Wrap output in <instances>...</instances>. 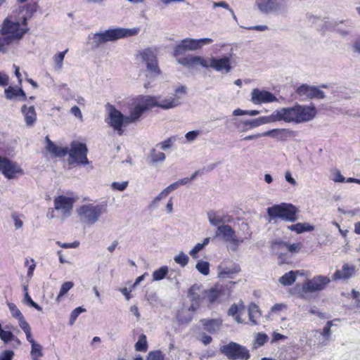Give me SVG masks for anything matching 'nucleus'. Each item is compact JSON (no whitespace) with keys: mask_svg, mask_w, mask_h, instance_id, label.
Returning <instances> with one entry per match:
<instances>
[{"mask_svg":"<svg viewBox=\"0 0 360 360\" xmlns=\"http://www.w3.org/2000/svg\"><path fill=\"white\" fill-rule=\"evenodd\" d=\"M188 295L191 300L193 302H195L198 305L200 302L205 298V292L202 293V291L201 290V288L198 285H193L190 288L188 292ZM190 309L192 310H195L196 309V307H195L194 303H192Z\"/></svg>","mask_w":360,"mask_h":360,"instance_id":"393cba45","label":"nucleus"},{"mask_svg":"<svg viewBox=\"0 0 360 360\" xmlns=\"http://www.w3.org/2000/svg\"><path fill=\"white\" fill-rule=\"evenodd\" d=\"M25 302L31 306L32 307L36 309L37 311H41L42 308L36 302H34L31 297L29 295L28 292L25 293Z\"/></svg>","mask_w":360,"mask_h":360,"instance_id":"6e6d98bb","label":"nucleus"},{"mask_svg":"<svg viewBox=\"0 0 360 360\" xmlns=\"http://www.w3.org/2000/svg\"><path fill=\"white\" fill-rule=\"evenodd\" d=\"M68 49H65L64 51L57 53L53 57V60L54 63V69L56 70L60 71L62 70L63 66V60L65 54L68 53Z\"/></svg>","mask_w":360,"mask_h":360,"instance_id":"c9c22d12","label":"nucleus"},{"mask_svg":"<svg viewBox=\"0 0 360 360\" xmlns=\"http://www.w3.org/2000/svg\"><path fill=\"white\" fill-rule=\"evenodd\" d=\"M187 94L186 87L180 86L175 89L174 96L165 98L166 104L162 105L165 110L176 108L181 104L182 96Z\"/></svg>","mask_w":360,"mask_h":360,"instance_id":"f3484780","label":"nucleus"},{"mask_svg":"<svg viewBox=\"0 0 360 360\" xmlns=\"http://www.w3.org/2000/svg\"><path fill=\"white\" fill-rule=\"evenodd\" d=\"M215 237H220L226 242L237 241L235 231L229 225L222 224L217 228Z\"/></svg>","mask_w":360,"mask_h":360,"instance_id":"4be33fe9","label":"nucleus"},{"mask_svg":"<svg viewBox=\"0 0 360 360\" xmlns=\"http://www.w3.org/2000/svg\"><path fill=\"white\" fill-rule=\"evenodd\" d=\"M75 200L64 195L58 196L54 199V208L60 211L63 216L67 217L71 215Z\"/></svg>","mask_w":360,"mask_h":360,"instance_id":"ddd939ff","label":"nucleus"},{"mask_svg":"<svg viewBox=\"0 0 360 360\" xmlns=\"http://www.w3.org/2000/svg\"><path fill=\"white\" fill-rule=\"evenodd\" d=\"M200 322L203 326L204 330H207L210 333H215L218 332L222 324V320L221 319H204L200 320Z\"/></svg>","mask_w":360,"mask_h":360,"instance_id":"a878e982","label":"nucleus"},{"mask_svg":"<svg viewBox=\"0 0 360 360\" xmlns=\"http://www.w3.org/2000/svg\"><path fill=\"white\" fill-rule=\"evenodd\" d=\"M212 6H213V8L221 7V8L228 10L229 11L231 8L229 6V5L224 1H219V2H214L212 4Z\"/></svg>","mask_w":360,"mask_h":360,"instance_id":"338daca9","label":"nucleus"},{"mask_svg":"<svg viewBox=\"0 0 360 360\" xmlns=\"http://www.w3.org/2000/svg\"><path fill=\"white\" fill-rule=\"evenodd\" d=\"M296 274H299L298 271H290L279 278V282L283 285H291L296 280Z\"/></svg>","mask_w":360,"mask_h":360,"instance_id":"f704fd0d","label":"nucleus"},{"mask_svg":"<svg viewBox=\"0 0 360 360\" xmlns=\"http://www.w3.org/2000/svg\"><path fill=\"white\" fill-rule=\"evenodd\" d=\"M128 181H122V182H117V181H115V182H112V184H111V188L113 189V190H117V191H123L126 189V188L128 186Z\"/></svg>","mask_w":360,"mask_h":360,"instance_id":"4d7b16f0","label":"nucleus"},{"mask_svg":"<svg viewBox=\"0 0 360 360\" xmlns=\"http://www.w3.org/2000/svg\"><path fill=\"white\" fill-rule=\"evenodd\" d=\"M331 179L338 183H343L345 181V177L342 175L340 170L334 169L331 171Z\"/></svg>","mask_w":360,"mask_h":360,"instance_id":"603ef678","label":"nucleus"},{"mask_svg":"<svg viewBox=\"0 0 360 360\" xmlns=\"http://www.w3.org/2000/svg\"><path fill=\"white\" fill-rule=\"evenodd\" d=\"M46 150L51 153L54 157H64L68 153V148H62L56 146L52 142L48 136L46 137Z\"/></svg>","mask_w":360,"mask_h":360,"instance_id":"bb28decb","label":"nucleus"},{"mask_svg":"<svg viewBox=\"0 0 360 360\" xmlns=\"http://www.w3.org/2000/svg\"><path fill=\"white\" fill-rule=\"evenodd\" d=\"M288 229L290 231H295L297 233H302L314 230V226L309 223H297L288 226Z\"/></svg>","mask_w":360,"mask_h":360,"instance_id":"72a5a7b5","label":"nucleus"},{"mask_svg":"<svg viewBox=\"0 0 360 360\" xmlns=\"http://www.w3.org/2000/svg\"><path fill=\"white\" fill-rule=\"evenodd\" d=\"M174 260L181 266L184 267L187 265L189 261V257L184 252H180L179 255L174 257Z\"/></svg>","mask_w":360,"mask_h":360,"instance_id":"49530a36","label":"nucleus"},{"mask_svg":"<svg viewBox=\"0 0 360 360\" xmlns=\"http://www.w3.org/2000/svg\"><path fill=\"white\" fill-rule=\"evenodd\" d=\"M255 5L264 14L283 15L287 13L288 9L286 0H256Z\"/></svg>","mask_w":360,"mask_h":360,"instance_id":"423d86ee","label":"nucleus"},{"mask_svg":"<svg viewBox=\"0 0 360 360\" xmlns=\"http://www.w3.org/2000/svg\"><path fill=\"white\" fill-rule=\"evenodd\" d=\"M354 266L345 264L342 266L341 270H338L335 272L333 275L334 279L349 278L354 274Z\"/></svg>","mask_w":360,"mask_h":360,"instance_id":"c85d7f7f","label":"nucleus"},{"mask_svg":"<svg viewBox=\"0 0 360 360\" xmlns=\"http://www.w3.org/2000/svg\"><path fill=\"white\" fill-rule=\"evenodd\" d=\"M141 57L146 63L148 74L147 77H154L160 73L157 61V56L155 51L152 49H147L141 53Z\"/></svg>","mask_w":360,"mask_h":360,"instance_id":"6e6552de","label":"nucleus"},{"mask_svg":"<svg viewBox=\"0 0 360 360\" xmlns=\"http://www.w3.org/2000/svg\"><path fill=\"white\" fill-rule=\"evenodd\" d=\"M79 221L86 225L94 224L102 214V207L98 205L85 204L76 210Z\"/></svg>","mask_w":360,"mask_h":360,"instance_id":"39448f33","label":"nucleus"},{"mask_svg":"<svg viewBox=\"0 0 360 360\" xmlns=\"http://www.w3.org/2000/svg\"><path fill=\"white\" fill-rule=\"evenodd\" d=\"M280 121L302 123L311 120L316 115V109L314 106L301 105L296 104L294 106L283 108L278 110Z\"/></svg>","mask_w":360,"mask_h":360,"instance_id":"f03ea898","label":"nucleus"},{"mask_svg":"<svg viewBox=\"0 0 360 360\" xmlns=\"http://www.w3.org/2000/svg\"><path fill=\"white\" fill-rule=\"evenodd\" d=\"M20 111L24 116L26 125L29 127L34 126L37 122V112L34 106H28L27 104H24L22 105Z\"/></svg>","mask_w":360,"mask_h":360,"instance_id":"5701e85b","label":"nucleus"},{"mask_svg":"<svg viewBox=\"0 0 360 360\" xmlns=\"http://www.w3.org/2000/svg\"><path fill=\"white\" fill-rule=\"evenodd\" d=\"M330 283V278L327 276L319 275L311 279H307L302 284L304 292H315L322 291Z\"/></svg>","mask_w":360,"mask_h":360,"instance_id":"9d476101","label":"nucleus"},{"mask_svg":"<svg viewBox=\"0 0 360 360\" xmlns=\"http://www.w3.org/2000/svg\"><path fill=\"white\" fill-rule=\"evenodd\" d=\"M180 186L179 181L171 184L167 188H165V191L169 194L172 191L177 189Z\"/></svg>","mask_w":360,"mask_h":360,"instance_id":"774afa93","label":"nucleus"},{"mask_svg":"<svg viewBox=\"0 0 360 360\" xmlns=\"http://www.w3.org/2000/svg\"><path fill=\"white\" fill-rule=\"evenodd\" d=\"M11 218L14 223L15 229H20L23 226V221L20 219V216L15 212H12Z\"/></svg>","mask_w":360,"mask_h":360,"instance_id":"864d4df0","label":"nucleus"},{"mask_svg":"<svg viewBox=\"0 0 360 360\" xmlns=\"http://www.w3.org/2000/svg\"><path fill=\"white\" fill-rule=\"evenodd\" d=\"M144 111H146V108H143L140 103L136 105L131 111L130 115L129 116H126L125 124H129L136 122L141 117Z\"/></svg>","mask_w":360,"mask_h":360,"instance_id":"2f4dec72","label":"nucleus"},{"mask_svg":"<svg viewBox=\"0 0 360 360\" xmlns=\"http://www.w3.org/2000/svg\"><path fill=\"white\" fill-rule=\"evenodd\" d=\"M204 248L203 245L197 243L189 252L190 255L193 258H197V254Z\"/></svg>","mask_w":360,"mask_h":360,"instance_id":"052dcab7","label":"nucleus"},{"mask_svg":"<svg viewBox=\"0 0 360 360\" xmlns=\"http://www.w3.org/2000/svg\"><path fill=\"white\" fill-rule=\"evenodd\" d=\"M4 93L6 98L8 100H12L15 98L21 101H25L27 100V96L21 88L17 89L13 86H8L5 89Z\"/></svg>","mask_w":360,"mask_h":360,"instance_id":"cd10ccee","label":"nucleus"},{"mask_svg":"<svg viewBox=\"0 0 360 360\" xmlns=\"http://www.w3.org/2000/svg\"><path fill=\"white\" fill-rule=\"evenodd\" d=\"M139 103L146 108V110L150 108L159 107L162 109V105L166 104L165 99L160 101V97L150 96H143L140 98Z\"/></svg>","mask_w":360,"mask_h":360,"instance_id":"b1692460","label":"nucleus"},{"mask_svg":"<svg viewBox=\"0 0 360 360\" xmlns=\"http://www.w3.org/2000/svg\"><path fill=\"white\" fill-rule=\"evenodd\" d=\"M8 306L11 313V315L13 318L16 319L17 320H19L21 318L24 317L20 309L16 307L15 304L8 303Z\"/></svg>","mask_w":360,"mask_h":360,"instance_id":"de8ad7c7","label":"nucleus"},{"mask_svg":"<svg viewBox=\"0 0 360 360\" xmlns=\"http://www.w3.org/2000/svg\"><path fill=\"white\" fill-rule=\"evenodd\" d=\"M244 309L243 304L238 305L236 304H232L228 310V315L235 317V320L239 323H243V321L240 316L238 314L241 310Z\"/></svg>","mask_w":360,"mask_h":360,"instance_id":"e433bc0d","label":"nucleus"},{"mask_svg":"<svg viewBox=\"0 0 360 360\" xmlns=\"http://www.w3.org/2000/svg\"><path fill=\"white\" fill-rule=\"evenodd\" d=\"M248 314L250 321L254 324H256L257 319L261 316V313L258 306L255 303L250 304L248 307Z\"/></svg>","mask_w":360,"mask_h":360,"instance_id":"4c0bfd02","label":"nucleus"},{"mask_svg":"<svg viewBox=\"0 0 360 360\" xmlns=\"http://www.w3.org/2000/svg\"><path fill=\"white\" fill-rule=\"evenodd\" d=\"M279 116H280L279 112H278V110H277L269 116L259 117V120L260 125L280 121Z\"/></svg>","mask_w":360,"mask_h":360,"instance_id":"58836bf2","label":"nucleus"},{"mask_svg":"<svg viewBox=\"0 0 360 360\" xmlns=\"http://www.w3.org/2000/svg\"><path fill=\"white\" fill-rule=\"evenodd\" d=\"M135 350L137 352H145L148 349V342L146 340V336L144 334H141L138 341L136 342L134 345Z\"/></svg>","mask_w":360,"mask_h":360,"instance_id":"ea45409f","label":"nucleus"},{"mask_svg":"<svg viewBox=\"0 0 360 360\" xmlns=\"http://www.w3.org/2000/svg\"><path fill=\"white\" fill-rule=\"evenodd\" d=\"M199 134L200 131L198 130L190 131L186 134L185 138L187 141L192 142L196 139Z\"/></svg>","mask_w":360,"mask_h":360,"instance_id":"bf43d9fd","label":"nucleus"},{"mask_svg":"<svg viewBox=\"0 0 360 360\" xmlns=\"http://www.w3.org/2000/svg\"><path fill=\"white\" fill-rule=\"evenodd\" d=\"M220 352L230 360H248L250 357L249 350L245 347L234 342L221 346Z\"/></svg>","mask_w":360,"mask_h":360,"instance_id":"0eeeda50","label":"nucleus"},{"mask_svg":"<svg viewBox=\"0 0 360 360\" xmlns=\"http://www.w3.org/2000/svg\"><path fill=\"white\" fill-rule=\"evenodd\" d=\"M207 215L209 222L212 226H215L217 227L224 224L225 222H231V221L230 217L219 216L214 211L208 212Z\"/></svg>","mask_w":360,"mask_h":360,"instance_id":"c756f323","label":"nucleus"},{"mask_svg":"<svg viewBox=\"0 0 360 360\" xmlns=\"http://www.w3.org/2000/svg\"><path fill=\"white\" fill-rule=\"evenodd\" d=\"M297 91L300 96H305L309 98H325L324 92L315 86L302 85L297 89Z\"/></svg>","mask_w":360,"mask_h":360,"instance_id":"aec40b11","label":"nucleus"},{"mask_svg":"<svg viewBox=\"0 0 360 360\" xmlns=\"http://www.w3.org/2000/svg\"><path fill=\"white\" fill-rule=\"evenodd\" d=\"M169 269L167 266H162L158 269L155 270L153 273V280L155 281H159L162 280L168 274Z\"/></svg>","mask_w":360,"mask_h":360,"instance_id":"a19ab883","label":"nucleus"},{"mask_svg":"<svg viewBox=\"0 0 360 360\" xmlns=\"http://www.w3.org/2000/svg\"><path fill=\"white\" fill-rule=\"evenodd\" d=\"M74 286V283L72 281H67L62 284L58 295L56 297V301L60 302V298L64 296L71 288Z\"/></svg>","mask_w":360,"mask_h":360,"instance_id":"37998d69","label":"nucleus"},{"mask_svg":"<svg viewBox=\"0 0 360 360\" xmlns=\"http://www.w3.org/2000/svg\"><path fill=\"white\" fill-rule=\"evenodd\" d=\"M293 131H290V129H274L265 131L264 133L259 134V138H260L262 136H274V134H290Z\"/></svg>","mask_w":360,"mask_h":360,"instance_id":"c03bdc74","label":"nucleus"},{"mask_svg":"<svg viewBox=\"0 0 360 360\" xmlns=\"http://www.w3.org/2000/svg\"><path fill=\"white\" fill-rule=\"evenodd\" d=\"M138 28L128 29L117 27L96 32L93 34L91 37V39L92 40V46L94 48H98L108 42L115 41L127 37L134 36L138 33Z\"/></svg>","mask_w":360,"mask_h":360,"instance_id":"7ed1b4c3","label":"nucleus"},{"mask_svg":"<svg viewBox=\"0 0 360 360\" xmlns=\"http://www.w3.org/2000/svg\"><path fill=\"white\" fill-rule=\"evenodd\" d=\"M18 321L19 326L25 333L26 331L31 330V328H30L29 323L25 321L24 317L18 320Z\"/></svg>","mask_w":360,"mask_h":360,"instance_id":"e2e57ef3","label":"nucleus"},{"mask_svg":"<svg viewBox=\"0 0 360 360\" xmlns=\"http://www.w3.org/2000/svg\"><path fill=\"white\" fill-rule=\"evenodd\" d=\"M297 210L292 204L281 203L267 208L268 216L274 219L280 218L287 221L293 222L297 219Z\"/></svg>","mask_w":360,"mask_h":360,"instance_id":"20e7f679","label":"nucleus"},{"mask_svg":"<svg viewBox=\"0 0 360 360\" xmlns=\"http://www.w3.org/2000/svg\"><path fill=\"white\" fill-rule=\"evenodd\" d=\"M0 338L5 343H8L11 340H15L16 338L15 335L11 332L8 330H1L0 331Z\"/></svg>","mask_w":360,"mask_h":360,"instance_id":"3c124183","label":"nucleus"},{"mask_svg":"<svg viewBox=\"0 0 360 360\" xmlns=\"http://www.w3.org/2000/svg\"><path fill=\"white\" fill-rule=\"evenodd\" d=\"M209 67L218 72L229 73L231 70V58L229 56H224L221 58L211 57L210 63L207 62V68Z\"/></svg>","mask_w":360,"mask_h":360,"instance_id":"4468645a","label":"nucleus"},{"mask_svg":"<svg viewBox=\"0 0 360 360\" xmlns=\"http://www.w3.org/2000/svg\"><path fill=\"white\" fill-rule=\"evenodd\" d=\"M126 116L115 108L113 106H110L109 111V122L108 124L113 129L117 131V134L121 136L123 134L122 126L127 125L125 124Z\"/></svg>","mask_w":360,"mask_h":360,"instance_id":"f8f14e48","label":"nucleus"},{"mask_svg":"<svg viewBox=\"0 0 360 360\" xmlns=\"http://www.w3.org/2000/svg\"><path fill=\"white\" fill-rule=\"evenodd\" d=\"M87 152L88 149L85 144L77 141L72 142L71 148L70 150L68 149V154L71 159L70 163L77 162L81 165L89 164V160L86 157Z\"/></svg>","mask_w":360,"mask_h":360,"instance_id":"1a4fd4ad","label":"nucleus"},{"mask_svg":"<svg viewBox=\"0 0 360 360\" xmlns=\"http://www.w3.org/2000/svg\"><path fill=\"white\" fill-rule=\"evenodd\" d=\"M146 360H164V356L159 350L152 351L148 354Z\"/></svg>","mask_w":360,"mask_h":360,"instance_id":"5fc2aeb1","label":"nucleus"},{"mask_svg":"<svg viewBox=\"0 0 360 360\" xmlns=\"http://www.w3.org/2000/svg\"><path fill=\"white\" fill-rule=\"evenodd\" d=\"M227 295L226 290L221 285H216L205 292V297H206L210 303L219 302L224 299Z\"/></svg>","mask_w":360,"mask_h":360,"instance_id":"412c9836","label":"nucleus"},{"mask_svg":"<svg viewBox=\"0 0 360 360\" xmlns=\"http://www.w3.org/2000/svg\"><path fill=\"white\" fill-rule=\"evenodd\" d=\"M199 49V41L197 39L187 38L183 39L174 48V56L183 55L186 51Z\"/></svg>","mask_w":360,"mask_h":360,"instance_id":"2eb2a0df","label":"nucleus"},{"mask_svg":"<svg viewBox=\"0 0 360 360\" xmlns=\"http://www.w3.org/2000/svg\"><path fill=\"white\" fill-rule=\"evenodd\" d=\"M196 269L202 275L207 276L210 274V264L207 262L200 260L195 265Z\"/></svg>","mask_w":360,"mask_h":360,"instance_id":"79ce46f5","label":"nucleus"},{"mask_svg":"<svg viewBox=\"0 0 360 360\" xmlns=\"http://www.w3.org/2000/svg\"><path fill=\"white\" fill-rule=\"evenodd\" d=\"M0 172L8 179H15L18 174H23L22 169L16 162H12L6 158H3L0 162Z\"/></svg>","mask_w":360,"mask_h":360,"instance_id":"9b49d317","label":"nucleus"},{"mask_svg":"<svg viewBox=\"0 0 360 360\" xmlns=\"http://www.w3.org/2000/svg\"><path fill=\"white\" fill-rule=\"evenodd\" d=\"M268 340V336L264 333H257L255 336V344L262 346Z\"/></svg>","mask_w":360,"mask_h":360,"instance_id":"13d9d810","label":"nucleus"},{"mask_svg":"<svg viewBox=\"0 0 360 360\" xmlns=\"http://www.w3.org/2000/svg\"><path fill=\"white\" fill-rule=\"evenodd\" d=\"M285 179L287 182L294 186L297 185L296 180L292 176L291 173L289 171H287L285 173Z\"/></svg>","mask_w":360,"mask_h":360,"instance_id":"69168bd1","label":"nucleus"},{"mask_svg":"<svg viewBox=\"0 0 360 360\" xmlns=\"http://www.w3.org/2000/svg\"><path fill=\"white\" fill-rule=\"evenodd\" d=\"M14 353L11 350H6L0 354V360H12Z\"/></svg>","mask_w":360,"mask_h":360,"instance_id":"0e129e2a","label":"nucleus"},{"mask_svg":"<svg viewBox=\"0 0 360 360\" xmlns=\"http://www.w3.org/2000/svg\"><path fill=\"white\" fill-rule=\"evenodd\" d=\"M37 4H27L19 10L18 21L13 22L8 18L4 20L1 33L4 35L0 39V51H6L5 46L18 42L28 31L27 20L37 11Z\"/></svg>","mask_w":360,"mask_h":360,"instance_id":"f257e3e1","label":"nucleus"},{"mask_svg":"<svg viewBox=\"0 0 360 360\" xmlns=\"http://www.w3.org/2000/svg\"><path fill=\"white\" fill-rule=\"evenodd\" d=\"M84 311H86V309L84 308H82V307L75 308L70 314L69 321L70 325H73L79 315Z\"/></svg>","mask_w":360,"mask_h":360,"instance_id":"09e8293b","label":"nucleus"},{"mask_svg":"<svg viewBox=\"0 0 360 360\" xmlns=\"http://www.w3.org/2000/svg\"><path fill=\"white\" fill-rule=\"evenodd\" d=\"M243 242V239H239L237 238V241L230 240V245L229 246V250L232 252H236L238 250V246L240 243Z\"/></svg>","mask_w":360,"mask_h":360,"instance_id":"680f3d73","label":"nucleus"},{"mask_svg":"<svg viewBox=\"0 0 360 360\" xmlns=\"http://www.w3.org/2000/svg\"><path fill=\"white\" fill-rule=\"evenodd\" d=\"M175 57L176 61L178 63L188 68H193L197 65H200L203 68H207V61L201 56Z\"/></svg>","mask_w":360,"mask_h":360,"instance_id":"6ab92c4d","label":"nucleus"},{"mask_svg":"<svg viewBox=\"0 0 360 360\" xmlns=\"http://www.w3.org/2000/svg\"><path fill=\"white\" fill-rule=\"evenodd\" d=\"M301 248V243L288 244L283 241H276L273 243L271 248L273 252L278 256V259H282L283 253L280 252V249H285L288 252L294 253L297 252Z\"/></svg>","mask_w":360,"mask_h":360,"instance_id":"a211bd4d","label":"nucleus"},{"mask_svg":"<svg viewBox=\"0 0 360 360\" xmlns=\"http://www.w3.org/2000/svg\"><path fill=\"white\" fill-rule=\"evenodd\" d=\"M169 194L162 190L150 203L149 207L151 209H157L159 205V202L165 198Z\"/></svg>","mask_w":360,"mask_h":360,"instance_id":"a18cd8bd","label":"nucleus"},{"mask_svg":"<svg viewBox=\"0 0 360 360\" xmlns=\"http://www.w3.org/2000/svg\"><path fill=\"white\" fill-rule=\"evenodd\" d=\"M251 101L255 104L271 103L277 101L276 96L269 91L254 89L251 92Z\"/></svg>","mask_w":360,"mask_h":360,"instance_id":"dca6fc26","label":"nucleus"},{"mask_svg":"<svg viewBox=\"0 0 360 360\" xmlns=\"http://www.w3.org/2000/svg\"><path fill=\"white\" fill-rule=\"evenodd\" d=\"M148 158L149 163L156 164L164 162L165 160V155L164 153L159 151L158 148L155 146V148L150 150Z\"/></svg>","mask_w":360,"mask_h":360,"instance_id":"473e14b6","label":"nucleus"},{"mask_svg":"<svg viewBox=\"0 0 360 360\" xmlns=\"http://www.w3.org/2000/svg\"><path fill=\"white\" fill-rule=\"evenodd\" d=\"M240 269L238 265H234L233 267H218V277L221 278H231L233 275L238 274Z\"/></svg>","mask_w":360,"mask_h":360,"instance_id":"7c9ffc66","label":"nucleus"},{"mask_svg":"<svg viewBox=\"0 0 360 360\" xmlns=\"http://www.w3.org/2000/svg\"><path fill=\"white\" fill-rule=\"evenodd\" d=\"M173 143V138H168L165 141L156 144L155 147L162 150H167L172 148Z\"/></svg>","mask_w":360,"mask_h":360,"instance_id":"8fccbe9b","label":"nucleus"}]
</instances>
